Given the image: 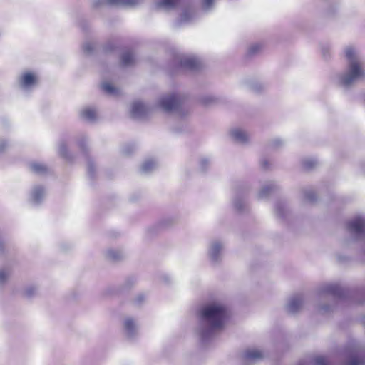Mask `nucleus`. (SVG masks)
Returning a JSON list of instances; mask_svg holds the SVG:
<instances>
[{
	"label": "nucleus",
	"mask_w": 365,
	"mask_h": 365,
	"mask_svg": "<svg viewBox=\"0 0 365 365\" xmlns=\"http://www.w3.org/2000/svg\"><path fill=\"white\" fill-rule=\"evenodd\" d=\"M58 153L61 158L67 160H70L72 158V156L68 149L67 144L63 140H61L58 143Z\"/></svg>",
	"instance_id": "nucleus-11"
},
{
	"label": "nucleus",
	"mask_w": 365,
	"mask_h": 365,
	"mask_svg": "<svg viewBox=\"0 0 365 365\" xmlns=\"http://www.w3.org/2000/svg\"><path fill=\"white\" fill-rule=\"evenodd\" d=\"M209 322L208 326L212 329H216L221 327L223 322L225 321H207Z\"/></svg>",
	"instance_id": "nucleus-26"
},
{
	"label": "nucleus",
	"mask_w": 365,
	"mask_h": 365,
	"mask_svg": "<svg viewBox=\"0 0 365 365\" xmlns=\"http://www.w3.org/2000/svg\"><path fill=\"white\" fill-rule=\"evenodd\" d=\"M302 305V299L300 296L294 297L288 304V309L292 312L298 311Z\"/></svg>",
	"instance_id": "nucleus-12"
},
{
	"label": "nucleus",
	"mask_w": 365,
	"mask_h": 365,
	"mask_svg": "<svg viewBox=\"0 0 365 365\" xmlns=\"http://www.w3.org/2000/svg\"><path fill=\"white\" fill-rule=\"evenodd\" d=\"M262 48V46L259 43L252 45L248 51V53L250 55L255 54L257 53Z\"/></svg>",
	"instance_id": "nucleus-24"
},
{
	"label": "nucleus",
	"mask_w": 365,
	"mask_h": 365,
	"mask_svg": "<svg viewBox=\"0 0 365 365\" xmlns=\"http://www.w3.org/2000/svg\"><path fill=\"white\" fill-rule=\"evenodd\" d=\"M201 314L205 319H225L227 309L220 304H212L203 307Z\"/></svg>",
	"instance_id": "nucleus-4"
},
{
	"label": "nucleus",
	"mask_w": 365,
	"mask_h": 365,
	"mask_svg": "<svg viewBox=\"0 0 365 365\" xmlns=\"http://www.w3.org/2000/svg\"><path fill=\"white\" fill-rule=\"evenodd\" d=\"M38 83V76L36 73L25 71L21 72L17 77L16 84L18 88L28 93L32 91Z\"/></svg>",
	"instance_id": "nucleus-3"
},
{
	"label": "nucleus",
	"mask_w": 365,
	"mask_h": 365,
	"mask_svg": "<svg viewBox=\"0 0 365 365\" xmlns=\"http://www.w3.org/2000/svg\"><path fill=\"white\" fill-rule=\"evenodd\" d=\"M78 118L83 123L91 122V106L87 105L81 107L78 110Z\"/></svg>",
	"instance_id": "nucleus-9"
},
{
	"label": "nucleus",
	"mask_w": 365,
	"mask_h": 365,
	"mask_svg": "<svg viewBox=\"0 0 365 365\" xmlns=\"http://www.w3.org/2000/svg\"><path fill=\"white\" fill-rule=\"evenodd\" d=\"M181 105L182 99L176 94L165 96L160 101L161 108L167 112L176 110Z\"/></svg>",
	"instance_id": "nucleus-6"
},
{
	"label": "nucleus",
	"mask_w": 365,
	"mask_h": 365,
	"mask_svg": "<svg viewBox=\"0 0 365 365\" xmlns=\"http://www.w3.org/2000/svg\"><path fill=\"white\" fill-rule=\"evenodd\" d=\"M30 170L38 175H43L48 172V167L40 162L34 161L29 163Z\"/></svg>",
	"instance_id": "nucleus-10"
},
{
	"label": "nucleus",
	"mask_w": 365,
	"mask_h": 365,
	"mask_svg": "<svg viewBox=\"0 0 365 365\" xmlns=\"http://www.w3.org/2000/svg\"><path fill=\"white\" fill-rule=\"evenodd\" d=\"M135 61L134 56L130 51H125L123 53L121 63L124 66L132 65Z\"/></svg>",
	"instance_id": "nucleus-16"
},
{
	"label": "nucleus",
	"mask_w": 365,
	"mask_h": 365,
	"mask_svg": "<svg viewBox=\"0 0 365 365\" xmlns=\"http://www.w3.org/2000/svg\"><path fill=\"white\" fill-rule=\"evenodd\" d=\"M145 110V106L141 102H135L132 107V113L135 115L143 113Z\"/></svg>",
	"instance_id": "nucleus-20"
},
{
	"label": "nucleus",
	"mask_w": 365,
	"mask_h": 365,
	"mask_svg": "<svg viewBox=\"0 0 365 365\" xmlns=\"http://www.w3.org/2000/svg\"><path fill=\"white\" fill-rule=\"evenodd\" d=\"M92 118H93V120L94 119V114L93 113Z\"/></svg>",
	"instance_id": "nucleus-35"
},
{
	"label": "nucleus",
	"mask_w": 365,
	"mask_h": 365,
	"mask_svg": "<svg viewBox=\"0 0 365 365\" xmlns=\"http://www.w3.org/2000/svg\"><path fill=\"white\" fill-rule=\"evenodd\" d=\"M153 166H154V163L153 162H146L144 163L143 168L145 171H148V170L152 169Z\"/></svg>",
	"instance_id": "nucleus-28"
},
{
	"label": "nucleus",
	"mask_w": 365,
	"mask_h": 365,
	"mask_svg": "<svg viewBox=\"0 0 365 365\" xmlns=\"http://www.w3.org/2000/svg\"><path fill=\"white\" fill-rule=\"evenodd\" d=\"M180 0H160L158 2V6L164 9H172L175 7Z\"/></svg>",
	"instance_id": "nucleus-19"
},
{
	"label": "nucleus",
	"mask_w": 365,
	"mask_h": 365,
	"mask_svg": "<svg viewBox=\"0 0 365 365\" xmlns=\"http://www.w3.org/2000/svg\"><path fill=\"white\" fill-rule=\"evenodd\" d=\"M109 255H110V258H112L113 259H118L119 257L118 253L115 251L110 252Z\"/></svg>",
	"instance_id": "nucleus-30"
},
{
	"label": "nucleus",
	"mask_w": 365,
	"mask_h": 365,
	"mask_svg": "<svg viewBox=\"0 0 365 365\" xmlns=\"http://www.w3.org/2000/svg\"><path fill=\"white\" fill-rule=\"evenodd\" d=\"M346 57L349 61V68L348 73L341 77V82L343 86H348L356 79L363 77L365 72L361 64L356 59V53L353 48H346Z\"/></svg>",
	"instance_id": "nucleus-1"
},
{
	"label": "nucleus",
	"mask_w": 365,
	"mask_h": 365,
	"mask_svg": "<svg viewBox=\"0 0 365 365\" xmlns=\"http://www.w3.org/2000/svg\"><path fill=\"white\" fill-rule=\"evenodd\" d=\"M364 363L363 360L358 357H352L346 365H361Z\"/></svg>",
	"instance_id": "nucleus-25"
},
{
	"label": "nucleus",
	"mask_w": 365,
	"mask_h": 365,
	"mask_svg": "<svg viewBox=\"0 0 365 365\" xmlns=\"http://www.w3.org/2000/svg\"><path fill=\"white\" fill-rule=\"evenodd\" d=\"M214 0H205V4L207 7H210L212 6Z\"/></svg>",
	"instance_id": "nucleus-32"
},
{
	"label": "nucleus",
	"mask_w": 365,
	"mask_h": 365,
	"mask_svg": "<svg viewBox=\"0 0 365 365\" xmlns=\"http://www.w3.org/2000/svg\"><path fill=\"white\" fill-rule=\"evenodd\" d=\"M102 87L103 91L109 94H115L117 91L116 88L109 83H103Z\"/></svg>",
	"instance_id": "nucleus-23"
},
{
	"label": "nucleus",
	"mask_w": 365,
	"mask_h": 365,
	"mask_svg": "<svg viewBox=\"0 0 365 365\" xmlns=\"http://www.w3.org/2000/svg\"><path fill=\"white\" fill-rule=\"evenodd\" d=\"M262 167H263L264 168H267L268 167V163H267V161H266V160L263 161V162H262Z\"/></svg>",
	"instance_id": "nucleus-33"
},
{
	"label": "nucleus",
	"mask_w": 365,
	"mask_h": 365,
	"mask_svg": "<svg viewBox=\"0 0 365 365\" xmlns=\"http://www.w3.org/2000/svg\"><path fill=\"white\" fill-rule=\"evenodd\" d=\"M76 142L81 152L85 155H87L88 153L89 135L88 134L81 133L78 135Z\"/></svg>",
	"instance_id": "nucleus-8"
},
{
	"label": "nucleus",
	"mask_w": 365,
	"mask_h": 365,
	"mask_svg": "<svg viewBox=\"0 0 365 365\" xmlns=\"http://www.w3.org/2000/svg\"><path fill=\"white\" fill-rule=\"evenodd\" d=\"M110 5L115 6H134L138 4V0H107Z\"/></svg>",
	"instance_id": "nucleus-14"
},
{
	"label": "nucleus",
	"mask_w": 365,
	"mask_h": 365,
	"mask_svg": "<svg viewBox=\"0 0 365 365\" xmlns=\"http://www.w3.org/2000/svg\"><path fill=\"white\" fill-rule=\"evenodd\" d=\"M11 274V269L8 267L0 268V285H4Z\"/></svg>",
	"instance_id": "nucleus-18"
},
{
	"label": "nucleus",
	"mask_w": 365,
	"mask_h": 365,
	"mask_svg": "<svg viewBox=\"0 0 365 365\" xmlns=\"http://www.w3.org/2000/svg\"><path fill=\"white\" fill-rule=\"evenodd\" d=\"M262 353L258 349H247L245 353V357L247 360H255L262 358Z\"/></svg>",
	"instance_id": "nucleus-13"
},
{
	"label": "nucleus",
	"mask_w": 365,
	"mask_h": 365,
	"mask_svg": "<svg viewBox=\"0 0 365 365\" xmlns=\"http://www.w3.org/2000/svg\"><path fill=\"white\" fill-rule=\"evenodd\" d=\"M47 195L46 187L42 185H34L29 192V201L34 205L41 204Z\"/></svg>",
	"instance_id": "nucleus-5"
},
{
	"label": "nucleus",
	"mask_w": 365,
	"mask_h": 365,
	"mask_svg": "<svg viewBox=\"0 0 365 365\" xmlns=\"http://www.w3.org/2000/svg\"><path fill=\"white\" fill-rule=\"evenodd\" d=\"M4 250V245L2 240L0 238V255L3 253Z\"/></svg>",
	"instance_id": "nucleus-31"
},
{
	"label": "nucleus",
	"mask_w": 365,
	"mask_h": 365,
	"mask_svg": "<svg viewBox=\"0 0 365 365\" xmlns=\"http://www.w3.org/2000/svg\"><path fill=\"white\" fill-rule=\"evenodd\" d=\"M81 34L83 36V40L81 43V53L86 58H90L91 56V40L90 38V22L88 19L84 16H79L77 21Z\"/></svg>",
	"instance_id": "nucleus-2"
},
{
	"label": "nucleus",
	"mask_w": 365,
	"mask_h": 365,
	"mask_svg": "<svg viewBox=\"0 0 365 365\" xmlns=\"http://www.w3.org/2000/svg\"><path fill=\"white\" fill-rule=\"evenodd\" d=\"M9 147V140L6 138H0V156L6 152Z\"/></svg>",
	"instance_id": "nucleus-22"
},
{
	"label": "nucleus",
	"mask_w": 365,
	"mask_h": 365,
	"mask_svg": "<svg viewBox=\"0 0 365 365\" xmlns=\"http://www.w3.org/2000/svg\"><path fill=\"white\" fill-rule=\"evenodd\" d=\"M91 169V167L90 163H88V172H90Z\"/></svg>",
	"instance_id": "nucleus-34"
},
{
	"label": "nucleus",
	"mask_w": 365,
	"mask_h": 365,
	"mask_svg": "<svg viewBox=\"0 0 365 365\" xmlns=\"http://www.w3.org/2000/svg\"><path fill=\"white\" fill-rule=\"evenodd\" d=\"M37 289L34 286L26 287L23 291V295L27 298H31L36 294Z\"/></svg>",
	"instance_id": "nucleus-21"
},
{
	"label": "nucleus",
	"mask_w": 365,
	"mask_h": 365,
	"mask_svg": "<svg viewBox=\"0 0 365 365\" xmlns=\"http://www.w3.org/2000/svg\"><path fill=\"white\" fill-rule=\"evenodd\" d=\"M315 165V163L312 160H307L305 161L304 163V165L306 168H310L313 167Z\"/></svg>",
	"instance_id": "nucleus-29"
},
{
	"label": "nucleus",
	"mask_w": 365,
	"mask_h": 365,
	"mask_svg": "<svg viewBox=\"0 0 365 365\" xmlns=\"http://www.w3.org/2000/svg\"><path fill=\"white\" fill-rule=\"evenodd\" d=\"M349 230L355 234L365 232V220L358 217L349 222Z\"/></svg>",
	"instance_id": "nucleus-7"
},
{
	"label": "nucleus",
	"mask_w": 365,
	"mask_h": 365,
	"mask_svg": "<svg viewBox=\"0 0 365 365\" xmlns=\"http://www.w3.org/2000/svg\"><path fill=\"white\" fill-rule=\"evenodd\" d=\"M182 66L186 68L193 70L198 67V61L193 58H185L181 62Z\"/></svg>",
	"instance_id": "nucleus-17"
},
{
	"label": "nucleus",
	"mask_w": 365,
	"mask_h": 365,
	"mask_svg": "<svg viewBox=\"0 0 365 365\" xmlns=\"http://www.w3.org/2000/svg\"><path fill=\"white\" fill-rule=\"evenodd\" d=\"M315 365H330L326 358L323 356H319L315 359Z\"/></svg>",
	"instance_id": "nucleus-27"
},
{
	"label": "nucleus",
	"mask_w": 365,
	"mask_h": 365,
	"mask_svg": "<svg viewBox=\"0 0 365 365\" xmlns=\"http://www.w3.org/2000/svg\"><path fill=\"white\" fill-rule=\"evenodd\" d=\"M232 135L235 140L239 142H246L248 139L247 133L240 129L233 130Z\"/></svg>",
	"instance_id": "nucleus-15"
}]
</instances>
